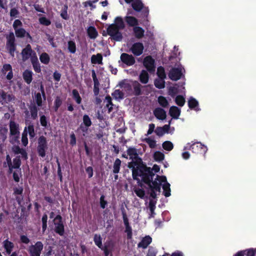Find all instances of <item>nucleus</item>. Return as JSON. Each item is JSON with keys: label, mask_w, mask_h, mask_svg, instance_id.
I'll list each match as a JSON object with an SVG mask.
<instances>
[{"label": "nucleus", "mask_w": 256, "mask_h": 256, "mask_svg": "<svg viewBox=\"0 0 256 256\" xmlns=\"http://www.w3.org/2000/svg\"><path fill=\"white\" fill-rule=\"evenodd\" d=\"M6 48L10 56L12 57L14 56V52L16 49V39L14 34L12 32L6 36Z\"/></svg>", "instance_id": "obj_3"}, {"label": "nucleus", "mask_w": 256, "mask_h": 256, "mask_svg": "<svg viewBox=\"0 0 256 256\" xmlns=\"http://www.w3.org/2000/svg\"><path fill=\"white\" fill-rule=\"evenodd\" d=\"M164 79H156L154 80V86L159 89L164 88L165 87Z\"/></svg>", "instance_id": "obj_42"}, {"label": "nucleus", "mask_w": 256, "mask_h": 256, "mask_svg": "<svg viewBox=\"0 0 256 256\" xmlns=\"http://www.w3.org/2000/svg\"><path fill=\"white\" fill-rule=\"evenodd\" d=\"M175 102L178 106H182L185 104V98L182 96L178 95L176 96Z\"/></svg>", "instance_id": "obj_50"}, {"label": "nucleus", "mask_w": 256, "mask_h": 256, "mask_svg": "<svg viewBox=\"0 0 256 256\" xmlns=\"http://www.w3.org/2000/svg\"><path fill=\"white\" fill-rule=\"evenodd\" d=\"M170 115L174 119H178L180 114V110L176 106H172L169 110Z\"/></svg>", "instance_id": "obj_23"}, {"label": "nucleus", "mask_w": 256, "mask_h": 256, "mask_svg": "<svg viewBox=\"0 0 256 256\" xmlns=\"http://www.w3.org/2000/svg\"><path fill=\"white\" fill-rule=\"evenodd\" d=\"M30 62L32 65L34 70L37 73L40 72H41V67H40V64L38 62L37 56H34L33 58H32V60H31Z\"/></svg>", "instance_id": "obj_24"}, {"label": "nucleus", "mask_w": 256, "mask_h": 256, "mask_svg": "<svg viewBox=\"0 0 256 256\" xmlns=\"http://www.w3.org/2000/svg\"><path fill=\"white\" fill-rule=\"evenodd\" d=\"M156 74L160 79H165L166 78L165 70L162 66H160L158 68Z\"/></svg>", "instance_id": "obj_44"}, {"label": "nucleus", "mask_w": 256, "mask_h": 256, "mask_svg": "<svg viewBox=\"0 0 256 256\" xmlns=\"http://www.w3.org/2000/svg\"><path fill=\"white\" fill-rule=\"evenodd\" d=\"M146 142L151 148H154L156 146V141L153 139L147 138L146 139Z\"/></svg>", "instance_id": "obj_61"}, {"label": "nucleus", "mask_w": 256, "mask_h": 256, "mask_svg": "<svg viewBox=\"0 0 256 256\" xmlns=\"http://www.w3.org/2000/svg\"><path fill=\"white\" fill-rule=\"evenodd\" d=\"M127 154L130 156V158L132 160L130 162L128 163V167L133 171V173L136 175V169H144L146 167V165L143 162L142 158L138 154V150L134 147H130L127 150Z\"/></svg>", "instance_id": "obj_2"}, {"label": "nucleus", "mask_w": 256, "mask_h": 256, "mask_svg": "<svg viewBox=\"0 0 256 256\" xmlns=\"http://www.w3.org/2000/svg\"><path fill=\"white\" fill-rule=\"evenodd\" d=\"M154 158L156 162H161L164 160V154L160 151H156L154 154Z\"/></svg>", "instance_id": "obj_45"}, {"label": "nucleus", "mask_w": 256, "mask_h": 256, "mask_svg": "<svg viewBox=\"0 0 256 256\" xmlns=\"http://www.w3.org/2000/svg\"><path fill=\"white\" fill-rule=\"evenodd\" d=\"M192 152L196 154H205L208 149L206 146L200 142L194 143L191 144L189 148Z\"/></svg>", "instance_id": "obj_10"}, {"label": "nucleus", "mask_w": 256, "mask_h": 256, "mask_svg": "<svg viewBox=\"0 0 256 256\" xmlns=\"http://www.w3.org/2000/svg\"><path fill=\"white\" fill-rule=\"evenodd\" d=\"M22 60L23 62H26L29 58L32 60V58L34 56H36V52L32 48L30 44H28L24 48L21 52Z\"/></svg>", "instance_id": "obj_8"}, {"label": "nucleus", "mask_w": 256, "mask_h": 256, "mask_svg": "<svg viewBox=\"0 0 256 256\" xmlns=\"http://www.w3.org/2000/svg\"><path fill=\"white\" fill-rule=\"evenodd\" d=\"M37 152L40 156L44 158L46 156V150L48 148L46 138L44 136H40L38 140Z\"/></svg>", "instance_id": "obj_4"}, {"label": "nucleus", "mask_w": 256, "mask_h": 256, "mask_svg": "<svg viewBox=\"0 0 256 256\" xmlns=\"http://www.w3.org/2000/svg\"><path fill=\"white\" fill-rule=\"evenodd\" d=\"M54 230L55 232L60 236H63L64 234V226L63 224L62 218L60 215L58 214L54 220Z\"/></svg>", "instance_id": "obj_5"}, {"label": "nucleus", "mask_w": 256, "mask_h": 256, "mask_svg": "<svg viewBox=\"0 0 256 256\" xmlns=\"http://www.w3.org/2000/svg\"><path fill=\"white\" fill-rule=\"evenodd\" d=\"M188 106L191 110L198 111L200 108H198V101L193 97H190L188 100Z\"/></svg>", "instance_id": "obj_20"}, {"label": "nucleus", "mask_w": 256, "mask_h": 256, "mask_svg": "<svg viewBox=\"0 0 256 256\" xmlns=\"http://www.w3.org/2000/svg\"><path fill=\"white\" fill-rule=\"evenodd\" d=\"M136 174L134 175L132 171V176L134 180L137 181L138 185L142 188L144 184L142 182L146 184L148 187L152 182V179L155 174L152 171L150 167H144V169L136 168Z\"/></svg>", "instance_id": "obj_1"}, {"label": "nucleus", "mask_w": 256, "mask_h": 256, "mask_svg": "<svg viewBox=\"0 0 256 256\" xmlns=\"http://www.w3.org/2000/svg\"><path fill=\"white\" fill-rule=\"evenodd\" d=\"M31 118L33 120H36L38 118V108L35 104H32L28 106Z\"/></svg>", "instance_id": "obj_27"}, {"label": "nucleus", "mask_w": 256, "mask_h": 256, "mask_svg": "<svg viewBox=\"0 0 256 256\" xmlns=\"http://www.w3.org/2000/svg\"><path fill=\"white\" fill-rule=\"evenodd\" d=\"M68 51L72 54H74L76 52V44L74 42L70 40L68 43Z\"/></svg>", "instance_id": "obj_47"}, {"label": "nucleus", "mask_w": 256, "mask_h": 256, "mask_svg": "<svg viewBox=\"0 0 256 256\" xmlns=\"http://www.w3.org/2000/svg\"><path fill=\"white\" fill-rule=\"evenodd\" d=\"M140 81L144 84H146L148 82L149 80V75L148 71L146 70H142L139 76Z\"/></svg>", "instance_id": "obj_26"}, {"label": "nucleus", "mask_w": 256, "mask_h": 256, "mask_svg": "<svg viewBox=\"0 0 256 256\" xmlns=\"http://www.w3.org/2000/svg\"><path fill=\"white\" fill-rule=\"evenodd\" d=\"M132 8L136 12H140L144 7V5L140 0H134L132 4Z\"/></svg>", "instance_id": "obj_25"}, {"label": "nucleus", "mask_w": 256, "mask_h": 256, "mask_svg": "<svg viewBox=\"0 0 256 256\" xmlns=\"http://www.w3.org/2000/svg\"><path fill=\"white\" fill-rule=\"evenodd\" d=\"M134 191L136 195L140 198H144L145 196V191L142 188H134Z\"/></svg>", "instance_id": "obj_49"}, {"label": "nucleus", "mask_w": 256, "mask_h": 256, "mask_svg": "<svg viewBox=\"0 0 256 256\" xmlns=\"http://www.w3.org/2000/svg\"><path fill=\"white\" fill-rule=\"evenodd\" d=\"M28 132L26 130V128H24V130L22 134V142L24 146H27L28 144Z\"/></svg>", "instance_id": "obj_52"}, {"label": "nucleus", "mask_w": 256, "mask_h": 256, "mask_svg": "<svg viewBox=\"0 0 256 256\" xmlns=\"http://www.w3.org/2000/svg\"><path fill=\"white\" fill-rule=\"evenodd\" d=\"M134 36L138 39H140L144 36V30L142 28L136 26L133 28Z\"/></svg>", "instance_id": "obj_21"}, {"label": "nucleus", "mask_w": 256, "mask_h": 256, "mask_svg": "<svg viewBox=\"0 0 256 256\" xmlns=\"http://www.w3.org/2000/svg\"><path fill=\"white\" fill-rule=\"evenodd\" d=\"M118 86L120 88H124L126 92H130L132 90L131 84L128 82L126 80H124L120 81Z\"/></svg>", "instance_id": "obj_33"}, {"label": "nucleus", "mask_w": 256, "mask_h": 256, "mask_svg": "<svg viewBox=\"0 0 256 256\" xmlns=\"http://www.w3.org/2000/svg\"><path fill=\"white\" fill-rule=\"evenodd\" d=\"M36 102L38 106H42V94L40 92H38L35 94Z\"/></svg>", "instance_id": "obj_58"}, {"label": "nucleus", "mask_w": 256, "mask_h": 256, "mask_svg": "<svg viewBox=\"0 0 256 256\" xmlns=\"http://www.w3.org/2000/svg\"><path fill=\"white\" fill-rule=\"evenodd\" d=\"M162 148L167 151H170L174 148L173 144L170 141H165L162 143Z\"/></svg>", "instance_id": "obj_48"}, {"label": "nucleus", "mask_w": 256, "mask_h": 256, "mask_svg": "<svg viewBox=\"0 0 256 256\" xmlns=\"http://www.w3.org/2000/svg\"><path fill=\"white\" fill-rule=\"evenodd\" d=\"M32 75L33 73L32 71L26 70L22 73V78L24 81L27 84H30L32 80Z\"/></svg>", "instance_id": "obj_18"}, {"label": "nucleus", "mask_w": 256, "mask_h": 256, "mask_svg": "<svg viewBox=\"0 0 256 256\" xmlns=\"http://www.w3.org/2000/svg\"><path fill=\"white\" fill-rule=\"evenodd\" d=\"M154 114L160 120H164L166 117V112L161 108H156L154 110Z\"/></svg>", "instance_id": "obj_15"}, {"label": "nucleus", "mask_w": 256, "mask_h": 256, "mask_svg": "<svg viewBox=\"0 0 256 256\" xmlns=\"http://www.w3.org/2000/svg\"><path fill=\"white\" fill-rule=\"evenodd\" d=\"M13 167L14 168H18L21 164V160L20 156H17L13 159Z\"/></svg>", "instance_id": "obj_59"}, {"label": "nucleus", "mask_w": 256, "mask_h": 256, "mask_svg": "<svg viewBox=\"0 0 256 256\" xmlns=\"http://www.w3.org/2000/svg\"><path fill=\"white\" fill-rule=\"evenodd\" d=\"M40 60L42 63L48 64L50 62V58L46 52H44L40 56Z\"/></svg>", "instance_id": "obj_35"}, {"label": "nucleus", "mask_w": 256, "mask_h": 256, "mask_svg": "<svg viewBox=\"0 0 256 256\" xmlns=\"http://www.w3.org/2000/svg\"><path fill=\"white\" fill-rule=\"evenodd\" d=\"M87 33L88 37L92 39L96 38L98 36V32L96 28L92 26L88 27L87 30Z\"/></svg>", "instance_id": "obj_28"}, {"label": "nucleus", "mask_w": 256, "mask_h": 256, "mask_svg": "<svg viewBox=\"0 0 256 256\" xmlns=\"http://www.w3.org/2000/svg\"><path fill=\"white\" fill-rule=\"evenodd\" d=\"M182 76V69L180 68H172L168 74L169 78L173 81L179 80L181 78Z\"/></svg>", "instance_id": "obj_12"}, {"label": "nucleus", "mask_w": 256, "mask_h": 256, "mask_svg": "<svg viewBox=\"0 0 256 256\" xmlns=\"http://www.w3.org/2000/svg\"><path fill=\"white\" fill-rule=\"evenodd\" d=\"M110 38L112 40H114L116 42H120L122 39V33L118 30V32L112 35Z\"/></svg>", "instance_id": "obj_53"}, {"label": "nucleus", "mask_w": 256, "mask_h": 256, "mask_svg": "<svg viewBox=\"0 0 256 256\" xmlns=\"http://www.w3.org/2000/svg\"><path fill=\"white\" fill-rule=\"evenodd\" d=\"M124 232L126 233V238L128 240H131L132 236V227L127 226L126 227Z\"/></svg>", "instance_id": "obj_62"}, {"label": "nucleus", "mask_w": 256, "mask_h": 256, "mask_svg": "<svg viewBox=\"0 0 256 256\" xmlns=\"http://www.w3.org/2000/svg\"><path fill=\"white\" fill-rule=\"evenodd\" d=\"M44 248V244L40 241L36 242L34 244L29 246L28 251L30 256H40Z\"/></svg>", "instance_id": "obj_6"}, {"label": "nucleus", "mask_w": 256, "mask_h": 256, "mask_svg": "<svg viewBox=\"0 0 256 256\" xmlns=\"http://www.w3.org/2000/svg\"><path fill=\"white\" fill-rule=\"evenodd\" d=\"M94 241L95 244L100 248H102V238L100 234H95L94 237Z\"/></svg>", "instance_id": "obj_37"}, {"label": "nucleus", "mask_w": 256, "mask_h": 256, "mask_svg": "<svg viewBox=\"0 0 256 256\" xmlns=\"http://www.w3.org/2000/svg\"><path fill=\"white\" fill-rule=\"evenodd\" d=\"M82 124L86 127H90L92 124V120L90 116L87 114H84L82 118Z\"/></svg>", "instance_id": "obj_46"}, {"label": "nucleus", "mask_w": 256, "mask_h": 256, "mask_svg": "<svg viewBox=\"0 0 256 256\" xmlns=\"http://www.w3.org/2000/svg\"><path fill=\"white\" fill-rule=\"evenodd\" d=\"M120 58L122 62L128 66L134 65L136 62L134 57L132 54L126 53H122L120 55Z\"/></svg>", "instance_id": "obj_13"}, {"label": "nucleus", "mask_w": 256, "mask_h": 256, "mask_svg": "<svg viewBox=\"0 0 256 256\" xmlns=\"http://www.w3.org/2000/svg\"><path fill=\"white\" fill-rule=\"evenodd\" d=\"M124 20L129 26L134 28L138 25V19L134 16H126Z\"/></svg>", "instance_id": "obj_19"}, {"label": "nucleus", "mask_w": 256, "mask_h": 256, "mask_svg": "<svg viewBox=\"0 0 256 256\" xmlns=\"http://www.w3.org/2000/svg\"><path fill=\"white\" fill-rule=\"evenodd\" d=\"M148 188L150 190V196L153 198H156V192H160V188L159 184H158L156 182H152Z\"/></svg>", "instance_id": "obj_14"}, {"label": "nucleus", "mask_w": 256, "mask_h": 256, "mask_svg": "<svg viewBox=\"0 0 256 256\" xmlns=\"http://www.w3.org/2000/svg\"><path fill=\"white\" fill-rule=\"evenodd\" d=\"M144 50L143 44L140 42H136L132 44L130 48L129 52H131L134 56H138L142 54Z\"/></svg>", "instance_id": "obj_11"}, {"label": "nucleus", "mask_w": 256, "mask_h": 256, "mask_svg": "<svg viewBox=\"0 0 256 256\" xmlns=\"http://www.w3.org/2000/svg\"><path fill=\"white\" fill-rule=\"evenodd\" d=\"M3 246L6 254H10L14 248V244L12 242L8 240V239H6L3 242Z\"/></svg>", "instance_id": "obj_22"}, {"label": "nucleus", "mask_w": 256, "mask_h": 256, "mask_svg": "<svg viewBox=\"0 0 256 256\" xmlns=\"http://www.w3.org/2000/svg\"><path fill=\"white\" fill-rule=\"evenodd\" d=\"M72 98L75 100L78 104H80L82 102V98L80 97L78 90L76 89H74L72 90Z\"/></svg>", "instance_id": "obj_38"}, {"label": "nucleus", "mask_w": 256, "mask_h": 256, "mask_svg": "<svg viewBox=\"0 0 256 256\" xmlns=\"http://www.w3.org/2000/svg\"><path fill=\"white\" fill-rule=\"evenodd\" d=\"M152 242V238L150 236H146L138 244V247L146 249Z\"/></svg>", "instance_id": "obj_16"}, {"label": "nucleus", "mask_w": 256, "mask_h": 256, "mask_svg": "<svg viewBox=\"0 0 256 256\" xmlns=\"http://www.w3.org/2000/svg\"><path fill=\"white\" fill-rule=\"evenodd\" d=\"M40 23L44 26H48L51 24V22L45 16H42L39 18Z\"/></svg>", "instance_id": "obj_56"}, {"label": "nucleus", "mask_w": 256, "mask_h": 256, "mask_svg": "<svg viewBox=\"0 0 256 256\" xmlns=\"http://www.w3.org/2000/svg\"><path fill=\"white\" fill-rule=\"evenodd\" d=\"M158 102L159 104L162 108H168L169 106V103L166 98L162 96H159L158 98Z\"/></svg>", "instance_id": "obj_34"}, {"label": "nucleus", "mask_w": 256, "mask_h": 256, "mask_svg": "<svg viewBox=\"0 0 256 256\" xmlns=\"http://www.w3.org/2000/svg\"><path fill=\"white\" fill-rule=\"evenodd\" d=\"M10 134L11 136L19 135V125L15 122L10 120Z\"/></svg>", "instance_id": "obj_17"}, {"label": "nucleus", "mask_w": 256, "mask_h": 256, "mask_svg": "<svg viewBox=\"0 0 256 256\" xmlns=\"http://www.w3.org/2000/svg\"><path fill=\"white\" fill-rule=\"evenodd\" d=\"M106 30L108 34L111 36L120 30L112 24L108 26Z\"/></svg>", "instance_id": "obj_39"}, {"label": "nucleus", "mask_w": 256, "mask_h": 256, "mask_svg": "<svg viewBox=\"0 0 256 256\" xmlns=\"http://www.w3.org/2000/svg\"><path fill=\"white\" fill-rule=\"evenodd\" d=\"M102 56L101 54H93L91 57V62L93 64H102Z\"/></svg>", "instance_id": "obj_29"}, {"label": "nucleus", "mask_w": 256, "mask_h": 256, "mask_svg": "<svg viewBox=\"0 0 256 256\" xmlns=\"http://www.w3.org/2000/svg\"><path fill=\"white\" fill-rule=\"evenodd\" d=\"M16 36L18 38H24L26 33V30L23 28L14 30Z\"/></svg>", "instance_id": "obj_51"}, {"label": "nucleus", "mask_w": 256, "mask_h": 256, "mask_svg": "<svg viewBox=\"0 0 256 256\" xmlns=\"http://www.w3.org/2000/svg\"><path fill=\"white\" fill-rule=\"evenodd\" d=\"M122 161L118 158H116L113 165L112 172L114 174H118L120 172Z\"/></svg>", "instance_id": "obj_32"}, {"label": "nucleus", "mask_w": 256, "mask_h": 256, "mask_svg": "<svg viewBox=\"0 0 256 256\" xmlns=\"http://www.w3.org/2000/svg\"><path fill=\"white\" fill-rule=\"evenodd\" d=\"M162 188L164 190V195L166 197H168L170 196V184L168 182L164 183L162 185Z\"/></svg>", "instance_id": "obj_40"}, {"label": "nucleus", "mask_w": 256, "mask_h": 256, "mask_svg": "<svg viewBox=\"0 0 256 256\" xmlns=\"http://www.w3.org/2000/svg\"><path fill=\"white\" fill-rule=\"evenodd\" d=\"M62 104V100L60 99V98L59 96H57L54 100V111L57 112L58 108L60 107V106Z\"/></svg>", "instance_id": "obj_60"}, {"label": "nucleus", "mask_w": 256, "mask_h": 256, "mask_svg": "<svg viewBox=\"0 0 256 256\" xmlns=\"http://www.w3.org/2000/svg\"><path fill=\"white\" fill-rule=\"evenodd\" d=\"M112 96L116 100H122L124 98V94L120 90H116L112 94Z\"/></svg>", "instance_id": "obj_43"}, {"label": "nucleus", "mask_w": 256, "mask_h": 256, "mask_svg": "<svg viewBox=\"0 0 256 256\" xmlns=\"http://www.w3.org/2000/svg\"><path fill=\"white\" fill-rule=\"evenodd\" d=\"M121 210H122V215L123 220H124V222L125 225V226L126 227L130 226L129 224L128 220L127 217V215H126V210H125L124 208L122 207L121 208Z\"/></svg>", "instance_id": "obj_54"}, {"label": "nucleus", "mask_w": 256, "mask_h": 256, "mask_svg": "<svg viewBox=\"0 0 256 256\" xmlns=\"http://www.w3.org/2000/svg\"><path fill=\"white\" fill-rule=\"evenodd\" d=\"M143 65L146 71L153 74L156 70V62L151 56H146L143 60Z\"/></svg>", "instance_id": "obj_7"}, {"label": "nucleus", "mask_w": 256, "mask_h": 256, "mask_svg": "<svg viewBox=\"0 0 256 256\" xmlns=\"http://www.w3.org/2000/svg\"><path fill=\"white\" fill-rule=\"evenodd\" d=\"M68 6L67 5H64L63 9L62 10L61 13H60V16L61 17L66 20H67L69 18V16L68 14Z\"/></svg>", "instance_id": "obj_55"}, {"label": "nucleus", "mask_w": 256, "mask_h": 256, "mask_svg": "<svg viewBox=\"0 0 256 256\" xmlns=\"http://www.w3.org/2000/svg\"><path fill=\"white\" fill-rule=\"evenodd\" d=\"M10 16L12 18H18L20 15V12L16 8H12L10 12Z\"/></svg>", "instance_id": "obj_57"}, {"label": "nucleus", "mask_w": 256, "mask_h": 256, "mask_svg": "<svg viewBox=\"0 0 256 256\" xmlns=\"http://www.w3.org/2000/svg\"><path fill=\"white\" fill-rule=\"evenodd\" d=\"M8 132V129L5 128H2L0 131V135L3 142L6 139Z\"/></svg>", "instance_id": "obj_63"}, {"label": "nucleus", "mask_w": 256, "mask_h": 256, "mask_svg": "<svg viewBox=\"0 0 256 256\" xmlns=\"http://www.w3.org/2000/svg\"><path fill=\"white\" fill-rule=\"evenodd\" d=\"M105 196L102 194L100 199V206L101 208L104 209L106 207L108 204V202L104 200Z\"/></svg>", "instance_id": "obj_64"}, {"label": "nucleus", "mask_w": 256, "mask_h": 256, "mask_svg": "<svg viewBox=\"0 0 256 256\" xmlns=\"http://www.w3.org/2000/svg\"><path fill=\"white\" fill-rule=\"evenodd\" d=\"M152 182H156L158 184H159L160 188L162 182H164V184L168 182L166 176L159 175H156L154 180H152Z\"/></svg>", "instance_id": "obj_36"}, {"label": "nucleus", "mask_w": 256, "mask_h": 256, "mask_svg": "<svg viewBox=\"0 0 256 256\" xmlns=\"http://www.w3.org/2000/svg\"><path fill=\"white\" fill-rule=\"evenodd\" d=\"M113 24L120 30H123L125 27L123 20L120 16L116 17L114 20V24Z\"/></svg>", "instance_id": "obj_31"}, {"label": "nucleus", "mask_w": 256, "mask_h": 256, "mask_svg": "<svg viewBox=\"0 0 256 256\" xmlns=\"http://www.w3.org/2000/svg\"><path fill=\"white\" fill-rule=\"evenodd\" d=\"M40 121L41 126L46 128H48L50 126V124L48 122L47 118L44 114L40 116Z\"/></svg>", "instance_id": "obj_41"}, {"label": "nucleus", "mask_w": 256, "mask_h": 256, "mask_svg": "<svg viewBox=\"0 0 256 256\" xmlns=\"http://www.w3.org/2000/svg\"><path fill=\"white\" fill-rule=\"evenodd\" d=\"M133 88L134 91V94L136 96H138L142 94V86L137 81L135 80L133 82Z\"/></svg>", "instance_id": "obj_30"}, {"label": "nucleus", "mask_w": 256, "mask_h": 256, "mask_svg": "<svg viewBox=\"0 0 256 256\" xmlns=\"http://www.w3.org/2000/svg\"><path fill=\"white\" fill-rule=\"evenodd\" d=\"M15 100V96L11 92L8 93L3 90H0V104L2 105L14 102Z\"/></svg>", "instance_id": "obj_9"}]
</instances>
